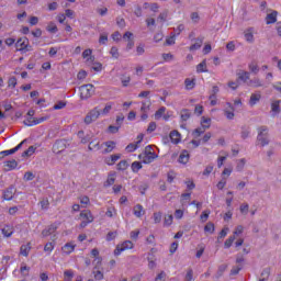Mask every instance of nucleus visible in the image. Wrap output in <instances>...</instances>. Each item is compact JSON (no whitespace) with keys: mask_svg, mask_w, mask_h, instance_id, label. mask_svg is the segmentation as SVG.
Listing matches in <instances>:
<instances>
[{"mask_svg":"<svg viewBox=\"0 0 281 281\" xmlns=\"http://www.w3.org/2000/svg\"><path fill=\"white\" fill-rule=\"evenodd\" d=\"M257 146H269V127L262 125L258 127Z\"/></svg>","mask_w":281,"mask_h":281,"instance_id":"1","label":"nucleus"},{"mask_svg":"<svg viewBox=\"0 0 281 281\" xmlns=\"http://www.w3.org/2000/svg\"><path fill=\"white\" fill-rule=\"evenodd\" d=\"M80 91V99L81 100H89L93 93H95V90L93 89V85L88 83L79 87Z\"/></svg>","mask_w":281,"mask_h":281,"instance_id":"2","label":"nucleus"},{"mask_svg":"<svg viewBox=\"0 0 281 281\" xmlns=\"http://www.w3.org/2000/svg\"><path fill=\"white\" fill-rule=\"evenodd\" d=\"M157 157V154L153 151V146L148 145L145 147L143 164H153V161H155Z\"/></svg>","mask_w":281,"mask_h":281,"instance_id":"3","label":"nucleus"},{"mask_svg":"<svg viewBox=\"0 0 281 281\" xmlns=\"http://www.w3.org/2000/svg\"><path fill=\"white\" fill-rule=\"evenodd\" d=\"M100 110L98 108L92 109L88 114L86 115L83 122L85 124L89 125L92 124V122H95L98 117H100Z\"/></svg>","mask_w":281,"mask_h":281,"instance_id":"4","label":"nucleus"},{"mask_svg":"<svg viewBox=\"0 0 281 281\" xmlns=\"http://www.w3.org/2000/svg\"><path fill=\"white\" fill-rule=\"evenodd\" d=\"M47 116H42L40 119H35L34 116H29L26 120H24L25 126H36L37 124H43V122L47 121Z\"/></svg>","mask_w":281,"mask_h":281,"instance_id":"5","label":"nucleus"},{"mask_svg":"<svg viewBox=\"0 0 281 281\" xmlns=\"http://www.w3.org/2000/svg\"><path fill=\"white\" fill-rule=\"evenodd\" d=\"M126 249H133V241L126 240L121 245H117L114 249V256H120L122 251H126Z\"/></svg>","mask_w":281,"mask_h":281,"instance_id":"6","label":"nucleus"},{"mask_svg":"<svg viewBox=\"0 0 281 281\" xmlns=\"http://www.w3.org/2000/svg\"><path fill=\"white\" fill-rule=\"evenodd\" d=\"M65 148H67L65 140L63 139L56 140L55 144L53 145V153H55V155H60V153H63Z\"/></svg>","mask_w":281,"mask_h":281,"instance_id":"7","label":"nucleus"},{"mask_svg":"<svg viewBox=\"0 0 281 281\" xmlns=\"http://www.w3.org/2000/svg\"><path fill=\"white\" fill-rule=\"evenodd\" d=\"M123 41H127L126 49L127 52L135 47V41L133 40V33L125 32L123 35Z\"/></svg>","mask_w":281,"mask_h":281,"instance_id":"8","label":"nucleus"},{"mask_svg":"<svg viewBox=\"0 0 281 281\" xmlns=\"http://www.w3.org/2000/svg\"><path fill=\"white\" fill-rule=\"evenodd\" d=\"M14 194H16V189L13 186L9 187L3 193L4 201H12Z\"/></svg>","mask_w":281,"mask_h":281,"instance_id":"9","label":"nucleus"},{"mask_svg":"<svg viewBox=\"0 0 281 281\" xmlns=\"http://www.w3.org/2000/svg\"><path fill=\"white\" fill-rule=\"evenodd\" d=\"M29 41L27 37H20L15 43L16 52H24Z\"/></svg>","mask_w":281,"mask_h":281,"instance_id":"10","label":"nucleus"},{"mask_svg":"<svg viewBox=\"0 0 281 281\" xmlns=\"http://www.w3.org/2000/svg\"><path fill=\"white\" fill-rule=\"evenodd\" d=\"M58 229V225L50 224L47 228L42 231L43 238H47V236H52Z\"/></svg>","mask_w":281,"mask_h":281,"instance_id":"11","label":"nucleus"},{"mask_svg":"<svg viewBox=\"0 0 281 281\" xmlns=\"http://www.w3.org/2000/svg\"><path fill=\"white\" fill-rule=\"evenodd\" d=\"M203 41H205V37L200 36L198 38H195V43L193 45L190 46V52H196V49H201L202 45H203Z\"/></svg>","mask_w":281,"mask_h":281,"instance_id":"12","label":"nucleus"},{"mask_svg":"<svg viewBox=\"0 0 281 281\" xmlns=\"http://www.w3.org/2000/svg\"><path fill=\"white\" fill-rule=\"evenodd\" d=\"M278 21V11H272L271 13L267 14L266 23L267 25H271Z\"/></svg>","mask_w":281,"mask_h":281,"instance_id":"13","label":"nucleus"},{"mask_svg":"<svg viewBox=\"0 0 281 281\" xmlns=\"http://www.w3.org/2000/svg\"><path fill=\"white\" fill-rule=\"evenodd\" d=\"M169 138L172 144H179L181 142V134L177 131H171L169 134Z\"/></svg>","mask_w":281,"mask_h":281,"instance_id":"14","label":"nucleus"},{"mask_svg":"<svg viewBox=\"0 0 281 281\" xmlns=\"http://www.w3.org/2000/svg\"><path fill=\"white\" fill-rule=\"evenodd\" d=\"M247 86L258 89V87H262V81H260V78L255 77L247 82Z\"/></svg>","mask_w":281,"mask_h":281,"instance_id":"15","label":"nucleus"},{"mask_svg":"<svg viewBox=\"0 0 281 281\" xmlns=\"http://www.w3.org/2000/svg\"><path fill=\"white\" fill-rule=\"evenodd\" d=\"M144 214H146V211H144V206H142V204H136L134 206V215L137 218H142V216H144Z\"/></svg>","mask_w":281,"mask_h":281,"instance_id":"16","label":"nucleus"},{"mask_svg":"<svg viewBox=\"0 0 281 281\" xmlns=\"http://www.w3.org/2000/svg\"><path fill=\"white\" fill-rule=\"evenodd\" d=\"M80 217L87 223H93V215L91 214V211H82L80 213Z\"/></svg>","mask_w":281,"mask_h":281,"instance_id":"17","label":"nucleus"},{"mask_svg":"<svg viewBox=\"0 0 281 281\" xmlns=\"http://www.w3.org/2000/svg\"><path fill=\"white\" fill-rule=\"evenodd\" d=\"M121 154L111 155L110 157L105 158V164H108V166H113L117 159H121Z\"/></svg>","mask_w":281,"mask_h":281,"instance_id":"18","label":"nucleus"},{"mask_svg":"<svg viewBox=\"0 0 281 281\" xmlns=\"http://www.w3.org/2000/svg\"><path fill=\"white\" fill-rule=\"evenodd\" d=\"M248 69L251 74H254L255 76H258L259 71H260V66H258V63L256 61H251L248 65Z\"/></svg>","mask_w":281,"mask_h":281,"instance_id":"19","label":"nucleus"},{"mask_svg":"<svg viewBox=\"0 0 281 281\" xmlns=\"http://www.w3.org/2000/svg\"><path fill=\"white\" fill-rule=\"evenodd\" d=\"M180 117H181L182 122H188L190 120V117H192V112H190L189 109H183L180 112Z\"/></svg>","mask_w":281,"mask_h":281,"instance_id":"20","label":"nucleus"},{"mask_svg":"<svg viewBox=\"0 0 281 281\" xmlns=\"http://www.w3.org/2000/svg\"><path fill=\"white\" fill-rule=\"evenodd\" d=\"M104 145L106 146V148L103 150L104 155L113 153V150L115 149V142L113 140H108L104 143Z\"/></svg>","mask_w":281,"mask_h":281,"instance_id":"21","label":"nucleus"},{"mask_svg":"<svg viewBox=\"0 0 281 281\" xmlns=\"http://www.w3.org/2000/svg\"><path fill=\"white\" fill-rule=\"evenodd\" d=\"M2 234H3V236H5V238H10V236H12V234H14V227H12L10 225H5L2 228Z\"/></svg>","mask_w":281,"mask_h":281,"instance_id":"22","label":"nucleus"},{"mask_svg":"<svg viewBox=\"0 0 281 281\" xmlns=\"http://www.w3.org/2000/svg\"><path fill=\"white\" fill-rule=\"evenodd\" d=\"M178 161L179 164H188V161H190V154H188V150L180 154Z\"/></svg>","mask_w":281,"mask_h":281,"instance_id":"23","label":"nucleus"},{"mask_svg":"<svg viewBox=\"0 0 281 281\" xmlns=\"http://www.w3.org/2000/svg\"><path fill=\"white\" fill-rule=\"evenodd\" d=\"M74 249H76V245L71 244V243H67L65 244V246L61 248V251L64 254H67V256H69V254H71L74 251Z\"/></svg>","mask_w":281,"mask_h":281,"instance_id":"24","label":"nucleus"},{"mask_svg":"<svg viewBox=\"0 0 281 281\" xmlns=\"http://www.w3.org/2000/svg\"><path fill=\"white\" fill-rule=\"evenodd\" d=\"M196 71L198 74H206L207 71V63L202 60L198 66H196Z\"/></svg>","mask_w":281,"mask_h":281,"instance_id":"25","label":"nucleus"},{"mask_svg":"<svg viewBox=\"0 0 281 281\" xmlns=\"http://www.w3.org/2000/svg\"><path fill=\"white\" fill-rule=\"evenodd\" d=\"M262 98V95L257 94V93H252L250 95V100H249V104L250 106H255L256 103L260 102V99Z\"/></svg>","mask_w":281,"mask_h":281,"instance_id":"26","label":"nucleus"},{"mask_svg":"<svg viewBox=\"0 0 281 281\" xmlns=\"http://www.w3.org/2000/svg\"><path fill=\"white\" fill-rule=\"evenodd\" d=\"M206 130H207V128L202 125L201 127L195 128V130L192 132V135H193V137L196 139L198 137H201V135H203V133H205Z\"/></svg>","mask_w":281,"mask_h":281,"instance_id":"27","label":"nucleus"},{"mask_svg":"<svg viewBox=\"0 0 281 281\" xmlns=\"http://www.w3.org/2000/svg\"><path fill=\"white\" fill-rule=\"evenodd\" d=\"M239 80H243V82H246V85L249 82L250 74L249 71H241L238 74Z\"/></svg>","mask_w":281,"mask_h":281,"instance_id":"28","label":"nucleus"},{"mask_svg":"<svg viewBox=\"0 0 281 281\" xmlns=\"http://www.w3.org/2000/svg\"><path fill=\"white\" fill-rule=\"evenodd\" d=\"M150 104H153L150 100H148L147 102L143 101L140 108L142 113H148L150 111Z\"/></svg>","mask_w":281,"mask_h":281,"instance_id":"29","label":"nucleus"},{"mask_svg":"<svg viewBox=\"0 0 281 281\" xmlns=\"http://www.w3.org/2000/svg\"><path fill=\"white\" fill-rule=\"evenodd\" d=\"M231 110H225L224 113L227 117V120H232L234 117V105L232 103H227Z\"/></svg>","mask_w":281,"mask_h":281,"instance_id":"30","label":"nucleus"},{"mask_svg":"<svg viewBox=\"0 0 281 281\" xmlns=\"http://www.w3.org/2000/svg\"><path fill=\"white\" fill-rule=\"evenodd\" d=\"M5 166H7L8 170H14L16 168V166H19V162L14 159H11L5 162Z\"/></svg>","mask_w":281,"mask_h":281,"instance_id":"31","label":"nucleus"},{"mask_svg":"<svg viewBox=\"0 0 281 281\" xmlns=\"http://www.w3.org/2000/svg\"><path fill=\"white\" fill-rule=\"evenodd\" d=\"M211 124H212V119H207L205 116H202L201 126H203L204 128H210Z\"/></svg>","mask_w":281,"mask_h":281,"instance_id":"32","label":"nucleus"},{"mask_svg":"<svg viewBox=\"0 0 281 281\" xmlns=\"http://www.w3.org/2000/svg\"><path fill=\"white\" fill-rule=\"evenodd\" d=\"M184 85H186V89L192 90V89H194L196 83L194 82V79L188 78L184 80Z\"/></svg>","mask_w":281,"mask_h":281,"instance_id":"33","label":"nucleus"},{"mask_svg":"<svg viewBox=\"0 0 281 281\" xmlns=\"http://www.w3.org/2000/svg\"><path fill=\"white\" fill-rule=\"evenodd\" d=\"M30 249H31L30 244L29 245H22L21 248H20V252H21L22 256L27 257V256H30Z\"/></svg>","mask_w":281,"mask_h":281,"instance_id":"34","label":"nucleus"},{"mask_svg":"<svg viewBox=\"0 0 281 281\" xmlns=\"http://www.w3.org/2000/svg\"><path fill=\"white\" fill-rule=\"evenodd\" d=\"M46 30L47 32H50V34H56V32H58V26H56V23L49 22Z\"/></svg>","mask_w":281,"mask_h":281,"instance_id":"35","label":"nucleus"},{"mask_svg":"<svg viewBox=\"0 0 281 281\" xmlns=\"http://www.w3.org/2000/svg\"><path fill=\"white\" fill-rule=\"evenodd\" d=\"M100 142L91 140L88 146V150H100Z\"/></svg>","mask_w":281,"mask_h":281,"instance_id":"36","label":"nucleus"},{"mask_svg":"<svg viewBox=\"0 0 281 281\" xmlns=\"http://www.w3.org/2000/svg\"><path fill=\"white\" fill-rule=\"evenodd\" d=\"M236 240V236L232 235L228 239L225 240L224 247L225 249H229L232 245H234V241Z\"/></svg>","mask_w":281,"mask_h":281,"instance_id":"37","label":"nucleus"},{"mask_svg":"<svg viewBox=\"0 0 281 281\" xmlns=\"http://www.w3.org/2000/svg\"><path fill=\"white\" fill-rule=\"evenodd\" d=\"M280 100L274 101L271 103V111L272 113H280Z\"/></svg>","mask_w":281,"mask_h":281,"instance_id":"38","label":"nucleus"},{"mask_svg":"<svg viewBox=\"0 0 281 281\" xmlns=\"http://www.w3.org/2000/svg\"><path fill=\"white\" fill-rule=\"evenodd\" d=\"M36 151V147L30 146L27 150L22 153V157H32V154Z\"/></svg>","mask_w":281,"mask_h":281,"instance_id":"39","label":"nucleus"},{"mask_svg":"<svg viewBox=\"0 0 281 281\" xmlns=\"http://www.w3.org/2000/svg\"><path fill=\"white\" fill-rule=\"evenodd\" d=\"M204 232L206 234H214V223L212 222L206 223V225L204 226Z\"/></svg>","mask_w":281,"mask_h":281,"instance_id":"40","label":"nucleus"},{"mask_svg":"<svg viewBox=\"0 0 281 281\" xmlns=\"http://www.w3.org/2000/svg\"><path fill=\"white\" fill-rule=\"evenodd\" d=\"M165 113H166V106H161L159 110L156 111L155 120H161Z\"/></svg>","mask_w":281,"mask_h":281,"instance_id":"41","label":"nucleus"},{"mask_svg":"<svg viewBox=\"0 0 281 281\" xmlns=\"http://www.w3.org/2000/svg\"><path fill=\"white\" fill-rule=\"evenodd\" d=\"M65 106H67V102L65 101H58L54 106L53 109L55 111H60V109H65Z\"/></svg>","mask_w":281,"mask_h":281,"instance_id":"42","label":"nucleus"},{"mask_svg":"<svg viewBox=\"0 0 281 281\" xmlns=\"http://www.w3.org/2000/svg\"><path fill=\"white\" fill-rule=\"evenodd\" d=\"M126 168H128V161L126 160H121L119 164H117V170H126Z\"/></svg>","mask_w":281,"mask_h":281,"instance_id":"43","label":"nucleus"},{"mask_svg":"<svg viewBox=\"0 0 281 281\" xmlns=\"http://www.w3.org/2000/svg\"><path fill=\"white\" fill-rule=\"evenodd\" d=\"M250 131H249V127H241V139H247V137H249L250 135Z\"/></svg>","mask_w":281,"mask_h":281,"instance_id":"44","label":"nucleus"},{"mask_svg":"<svg viewBox=\"0 0 281 281\" xmlns=\"http://www.w3.org/2000/svg\"><path fill=\"white\" fill-rule=\"evenodd\" d=\"M176 178H177V173H175L173 170H171V171H169L167 173V181H168V183H172Z\"/></svg>","mask_w":281,"mask_h":281,"instance_id":"45","label":"nucleus"},{"mask_svg":"<svg viewBox=\"0 0 281 281\" xmlns=\"http://www.w3.org/2000/svg\"><path fill=\"white\" fill-rule=\"evenodd\" d=\"M116 237H117V231L109 232L106 235V240L108 243H111V240H115Z\"/></svg>","mask_w":281,"mask_h":281,"instance_id":"46","label":"nucleus"},{"mask_svg":"<svg viewBox=\"0 0 281 281\" xmlns=\"http://www.w3.org/2000/svg\"><path fill=\"white\" fill-rule=\"evenodd\" d=\"M243 271V266H235L231 270V276H238Z\"/></svg>","mask_w":281,"mask_h":281,"instance_id":"47","label":"nucleus"},{"mask_svg":"<svg viewBox=\"0 0 281 281\" xmlns=\"http://www.w3.org/2000/svg\"><path fill=\"white\" fill-rule=\"evenodd\" d=\"M132 170H133L134 172H139V170H142V162H139V161H134V162L132 164Z\"/></svg>","mask_w":281,"mask_h":281,"instance_id":"48","label":"nucleus"},{"mask_svg":"<svg viewBox=\"0 0 281 281\" xmlns=\"http://www.w3.org/2000/svg\"><path fill=\"white\" fill-rule=\"evenodd\" d=\"M40 205L42 210H49V200L43 199L40 201Z\"/></svg>","mask_w":281,"mask_h":281,"instance_id":"49","label":"nucleus"},{"mask_svg":"<svg viewBox=\"0 0 281 281\" xmlns=\"http://www.w3.org/2000/svg\"><path fill=\"white\" fill-rule=\"evenodd\" d=\"M14 153H16L14 151V148L0 151V159H3V157H8V155H14Z\"/></svg>","mask_w":281,"mask_h":281,"instance_id":"50","label":"nucleus"},{"mask_svg":"<svg viewBox=\"0 0 281 281\" xmlns=\"http://www.w3.org/2000/svg\"><path fill=\"white\" fill-rule=\"evenodd\" d=\"M34 178L35 176L32 171H26L24 173V181H34Z\"/></svg>","mask_w":281,"mask_h":281,"instance_id":"51","label":"nucleus"},{"mask_svg":"<svg viewBox=\"0 0 281 281\" xmlns=\"http://www.w3.org/2000/svg\"><path fill=\"white\" fill-rule=\"evenodd\" d=\"M110 54L112 56V58H120V52L117 50V47L113 46L110 50Z\"/></svg>","mask_w":281,"mask_h":281,"instance_id":"52","label":"nucleus"},{"mask_svg":"<svg viewBox=\"0 0 281 281\" xmlns=\"http://www.w3.org/2000/svg\"><path fill=\"white\" fill-rule=\"evenodd\" d=\"M93 276H94V279H97V280L104 279V273H102V271H100V270H93Z\"/></svg>","mask_w":281,"mask_h":281,"instance_id":"53","label":"nucleus"},{"mask_svg":"<svg viewBox=\"0 0 281 281\" xmlns=\"http://www.w3.org/2000/svg\"><path fill=\"white\" fill-rule=\"evenodd\" d=\"M239 210H240L241 214H248V212H249V204L248 203H243L240 205Z\"/></svg>","mask_w":281,"mask_h":281,"instance_id":"54","label":"nucleus"},{"mask_svg":"<svg viewBox=\"0 0 281 281\" xmlns=\"http://www.w3.org/2000/svg\"><path fill=\"white\" fill-rule=\"evenodd\" d=\"M155 131H157V123L150 122L147 127V133H155Z\"/></svg>","mask_w":281,"mask_h":281,"instance_id":"55","label":"nucleus"},{"mask_svg":"<svg viewBox=\"0 0 281 281\" xmlns=\"http://www.w3.org/2000/svg\"><path fill=\"white\" fill-rule=\"evenodd\" d=\"M115 183V177L114 176H109L108 180L104 183L105 188H109V186H113Z\"/></svg>","mask_w":281,"mask_h":281,"instance_id":"56","label":"nucleus"},{"mask_svg":"<svg viewBox=\"0 0 281 281\" xmlns=\"http://www.w3.org/2000/svg\"><path fill=\"white\" fill-rule=\"evenodd\" d=\"M167 19H168V10L162 11V12L158 15V20H159V21L166 22Z\"/></svg>","mask_w":281,"mask_h":281,"instance_id":"57","label":"nucleus"},{"mask_svg":"<svg viewBox=\"0 0 281 281\" xmlns=\"http://www.w3.org/2000/svg\"><path fill=\"white\" fill-rule=\"evenodd\" d=\"M218 91H220L218 86H213L212 93L209 97V100H213V98H216V93H218Z\"/></svg>","mask_w":281,"mask_h":281,"instance_id":"58","label":"nucleus"},{"mask_svg":"<svg viewBox=\"0 0 281 281\" xmlns=\"http://www.w3.org/2000/svg\"><path fill=\"white\" fill-rule=\"evenodd\" d=\"M109 133H112L113 135H115V133H117L120 131V126L119 125H110L108 127Z\"/></svg>","mask_w":281,"mask_h":281,"instance_id":"59","label":"nucleus"},{"mask_svg":"<svg viewBox=\"0 0 281 281\" xmlns=\"http://www.w3.org/2000/svg\"><path fill=\"white\" fill-rule=\"evenodd\" d=\"M44 251H48V252L54 251V244H53L52 241H48V243L44 246Z\"/></svg>","mask_w":281,"mask_h":281,"instance_id":"60","label":"nucleus"},{"mask_svg":"<svg viewBox=\"0 0 281 281\" xmlns=\"http://www.w3.org/2000/svg\"><path fill=\"white\" fill-rule=\"evenodd\" d=\"M124 124V114L116 116V126L121 127Z\"/></svg>","mask_w":281,"mask_h":281,"instance_id":"61","label":"nucleus"},{"mask_svg":"<svg viewBox=\"0 0 281 281\" xmlns=\"http://www.w3.org/2000/svg\"><path fill=\"white\" fill-rule=\"evenodd\" d=\"M193 276H194V271L192 269H189L187 271L186 281H192Z\"/></svg>","mask_w":281,"mask_h":281,"instance_id":"62","label":"nucleus"},{"mask_svg":"<svg viewBox=\"0 0 281 281\" xmlns=\"http://www.w3.org/2000/svg\"><path fill=\"white\" fill-rule=\"evenodd\" d=\"M8 86L14 89V87H16V77H11L8 81Z\"/></svg>","mask_w":281,"mask_h":281,"instance_id":"63","label":"nucleus"},{"mask_svg":"<svg viewBox=\"0 0 281 281\" xmlns=\"http://www.w3.org/2000/svg\"><path fill=\"white\" fill-rule=\"evenodd\" d=\"M154 223H161V212L154 213Z\"/></svg>","mask_w":281,"mask_h":281,"instance_id":"64","label":"nucleus"}]
</instances>
